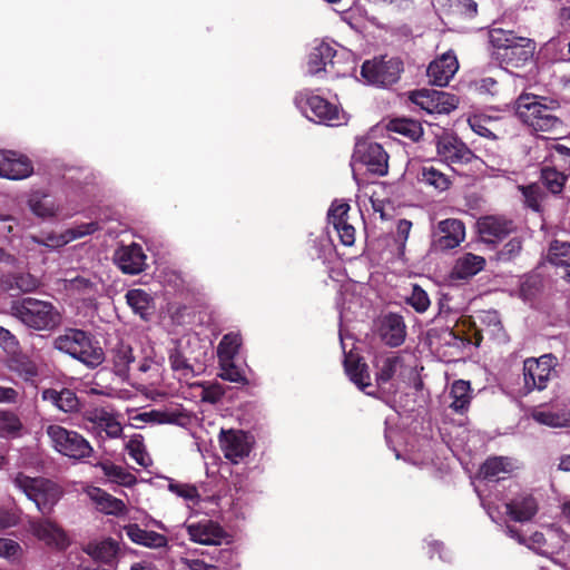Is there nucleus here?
Returning <instances> with one entry per match:
<instances>
[{
	"mask_svg": "<svg viewBox=\"0 0 570 570\" xmlns=\"http://www.w3.org/2000/svg\"><path fill=\"white\" fill-rule=\"evenodd\" d=\"M47 434L52 441L55 449L65 456L82 460L89 458L94 452L90 443L76 431L60 425H49Z\"/></svg>",
	"mask_w": 570,
	"mask_h": 570,
	"instance_id": "nucleus-8",
	"label": "nucleus"
},
{
	"mask_svg": "<svg viewBox=\"0 0 570 570\" xmlns=\"http://www.w3.org/2000/svg\"><path fill=\"white\" fill-rule=\"evenodd\" d=\"M95 561L104 563L102 567L112 569V564L119 551V544L111 538L99 542H91L85 550Z\"/></svg>",
	"mask_w": 570,
	"mask_h": 570,
	"instance_id": "nucleus-30",
	"label": "nucleus"
},
{
	"mask_svg": "<svg viewBox=\"0 0 570 570\" xmlns=\"http://www.w3.org/2000/svg\"><path fill=\"white\" fill-rule=\"evenodd\" d=\"M10 157H8V165L4 167L3 178L11 180H20L28 178L33 173V166L31 160L23 156L18 155L14 151H8Z\"/></svg>",
	"mask_w": 570,
	"mask_h": 570,
	"instance_id": "nucleus-32",
	"label": "nucleus"
},
{
	"mask_svg": "<svg viewBox=\"0 0 570 570\" xmlns=\"http://www.w3.org/2000/svg\"><path fill=\"white\" fill-rule=\"evenodd\" d=\"M547 259L552 265L570 267V243L558 239L551 242ZM568 275L570 276V272Z\"/></svg>",
	"mask_w": 570,
	"mask_h": 570,
	"instance_id": "nucleus-48",
	"label": "nucleus"
},
{
	"mask_svg": "<svg viewBox=\"0 0 570 570\" xmlns=\"http://www.w3.org/2000/svg\"><path fill=\"white\" fill-rule=\"evenodd\" d=\"M547 101V97L522 94L515 101V114L534 131L552 132L561 127L562 121L556 116L554 107L549 106Z\"/></svg>",
	"mask_w": 570,
	"mask_h": 570,
	"instance_id": "nucleus-3",
	"label": "nucleus"
},
{
	"mask_svg": "<svg viewBox=\"0 0 570 570\" xmlns=\"http://www.w3.org/2000/svg\"><path fill=\"white\" fill-rule=\"evenodd\" d=\"M168 360L173 371L180 372L184 376L194 375L195 371L193 365L189 364L178 347H174L169 351Z\"/></svg>",
	"mask_w": 570,
	"mask_h": 570,
	"instance_id": "nucleus-53",
	"label": "nucleus"
},
{
	"mask_svg": "<svg viewBox=\"0 0 570 570\" xmlns=\"http://www.w3.org/2000/svg\"><path fill=\"white\" fill-rule=\"evenodd\" d=\"M417 179L420 183L438 191L448 190L452 184L450 176L436 168L432 163H426L421 167Z\"/></svg>",
	"mask_w": 570,
	"mask_h": 570,
	"instance_id": "nucleus-34",
	"label": "nucleus"
},
{
	"mask_svg": "<svg viewBox=\"0 0 570 570\" xmlns=\"http://www.w3.org/2000/svg\"><path fill=\"white\" fill-rule=\"evenodd\" d=\"M96 468H100L104 475L111 482L120 485L129 487L135 482V476L127 472L122 466L116 465L110 460L99 461L95 464Z\"/></svg>",
	"mask_w": 570,
	"mask_h": 570,
	"instance_id": "nucleus-43",
	"label": "nucleus"
},
{
	"mask_svg": "<svg viewBox=\"0 0 570 570\" xmlns=\"http://www.w3.org/2000/svg\"><path fill=\"white\" fill-rule=\"evenodd\" d=\"M465 238V225L456 218H446L438 223L433 232L432 247L435 250H450Z\"/></svg>",
	"mask_w": 570,
	"mask_h": 570,
	"instance_id": "nucleus-12",
	"label": "nucleus"
},
{
	"mask_svg": "<svg viewBox=\"0 0 570 570\" xmlns=\"http://www.w3.org/2000/svg\"><path fill=\"white\" fill-rule=\"evenodd\" d=\"M519 190L523 196L525 207L535 213L542 212V202L546 198V193L539 184H530L527 186H519Z\"/></svg>",
	"mask_w": 570,
	"mask_h": 570,
	"instance_id": "nucleus-49",
	"label": "nucleus"
},
{
	"mask_svg": "<svg viewBox=\"0 0 570 570\" xmlns=\"http://www.w3.org/2000/svg\"><path fill=\"white\" fill-rule=\"evenodd\" d=\"M344 368L350 380L363 392L373 395V392L366 391L372 386L368 365L363 357L355 354H346L344 358Z\"/></svg>",
	"mask_w": 570,
	"mask_h": 570,
	"instance_id": "nucleus-25",
	"label": "nucleus"
},
{
	"mask_svg": "<svg viewBox=\"0 0 570 570\" xmlns=\"http://www.w3.org/2000/svg\"><path fill=\"white\" fill-rule=\"evenodd\" d=\"M168 490L188 501L198 502L200 499L198 489L194 484L179 483L171 480L168 484Z\"/></svg>",
	"mask_w": 570,
	"mask_h": 570,
	"instance_id": "nucleus-56",
	"label": "nucleus"
},
{
	"mask_svg": "<svg viewBox=\"0 0 570 570\" xmlns=\"http://www.w3.org/2000/svg\"><path fill=\"white\" fill-rule=\"evenodd\" d=\"M12 313L26 326L36 331H53L62 322L60 312L52 303L33 297L14 303Z\"/></svg>",
	"mask_w": 570,
	"mask_h": 570,
	"instance_id": "nucleus-5",
	"label": "nucleus"
},
{
	"mask_svg": "<svg viewBox=\"0 0 570 570\" xmlns=\"http://www.w3.org/2000/svg\"><path fill=\"white\" fill-rule=\"evenodd\" d=\"M128 454L141 466H146L144 444L137 440H130L126 444Z\"/></svg>",
	"mask_w": 570,
	"mask_h": 570,
	"instance_id": "nucleus-63",
	"label": "nucleus"
},
{
	"mask_svg": "<svg viewBox=\"0 0 570 570\" xmlns=\"http://www.w3.org/2000/svg\"><path fill=\"white\" fill-rule=\"evenodd\" d=\"M20 521V510L0 508V530L14 527Z\"/></svg>",
	"mask_w": 570,
	"mask_h": 570,
	"instance_id": "nucleus-60",
	"label": "nucleus"
},
{
	"mask_svg": "<svg viewBox=\"0 0 570 570\" xmlns=\"http://www.w3.org/2000/svg\"><path fill=\"white\" fill-rule=\"evenodd\" d=\"M452 402L450 407L456 413H463L469 409L471 402V385L469 381L456 380L450 390Z\"/></svg>",
	"mask_w": 570,
	"mask_h": 570,
	"instance_id": "nucleus-39",
	"label": "nucleus"
},
{
	"mask_svg": "<svg viewBox=\"0 0 570 570\" xmlns=\"http://www.w3.org/2000/svg\"><path fill=\"white\" fill-rule=\"evenodd\" d=\"M476 227L480 238L487 244L499 243L517 230L514 220L500 215L480 217Z\"/></svg>",
	"mask_w": 570,
	"mask_h": 570,
	"instance_id": "nucleus-13",
	"label": "nucleus"
},
{
	"mask_svg": "<svg viewBox=\"0 0 570 570\" xmlns=\"http://www.w3.org/2000/svg\"><path fill=\"white\" fill-rule=\"evenodd\" d=\"M532 417L535 422L550 428H570V411L534 410Z\"/></svg>",
	"mask_w": 570,
	"mask_h": 570,
	"instance_id": "nucleus-45",
	"label": "nucleus"
},
{
	"mask_svg": "<svg viewBox=\"0 0 570 570\" xmlns=\"http://www.w3.org/2000/svg\"><path fill=\"white\" fill-rule=\"evenodd\" d=\"M42 399L52 403L65 413H73L79 410L80 402L77 394L69 389L57 391L55 389H46L42 391Z\"/></svg>",
	"mask_w": 570,
	"mask_h": 570,
	"instance_id": "nucleus-31",
	"label": "nucleus"
},
{
	"mask_svg": "<svg viewBox=\"0 0 570 570\" xmlns=\"http://www.w3.org/2000/svg\"><path fill=\"white\" fill-rule=\"evenodd\" d=\"M458 68L459 63L455 56L443 55L429 65L426 73L431 83L443 87L449 83Z\"/></svg>",
	"mask_w": 570,
	"mask_h": 570,
	"instance_id": "nucleus-24",
	"label": "nucleus"
},
{
	"mask_svg": "<svg viewBox=\"0 0 570 570\" xmlns=\"http://www.w3.org/2000/svg\"><path fill=\"white\" fill-rule=\"evenodd\" d=\"M507 514L515 522H528L538 513L537 499L529 493H522L505 504Z\"/></svg>",
	"mask_w": 570,
	"mask_h": 570,
	"instance_id": "nucleus-22",
	"label": "nucleus"
},
{
	"mask_svg": "<svg viewBox=\"0 0 570 570\" xmlns=\"http://www.w3.org/2000/svg\"><path fill=\"white\" fill-rule=\"evenodd\" d=\"M242 345V337L237 333H228L223 336L218 346L217 354L222 363L232 362L238 354Z\"/></svg>",
	"mask_w": 570,
	"mask_h": 570,
	"instance_id": "nucleus-46",
	"label": "nucleus"
},
{
	"mask_svg": "<svg viewBox=\"0 0 570 570\" xmlns=\"http://www.w3.org/2000/svg\"><path fill=\"white\" fill-rule=\"evenodd\" d=\"M436 104L435 114H449L458 107L459 98L453 94L439 90Z\"/></svg>",
	"mask_w": 570,
	"mask_h": 570,
	"instance_id": "nucleus-57",
	"label": "nucleus"
},
{
	"mask_svg": "<svg viewBox=\"0 0 570 570\" xmlns=\"http://www.w3.org/2000/svg\"><path fill=\"white\" fill-rule=\"evenodd\" d=\"M186 530L191 541L206 546H220L227 537L225 530L217 522L209 519L188 523Z\"/></svg>",
	"mask_w": 570,
	"mask_h": 570,
	"instance_id": "nucleus-19",
	"label": "nucleus"
},
{
	"mask_svg": "<svg viewBox=\"0 0 570 570\" xmlns=\"http://www.w3.org/2000/svg\"><path fill=\"white\" fill-rule=\"evenodd\" d=\"M485 258L473 253H464L459 256L450 273L453 281H468L484 269Z\"/></svg>",
	"mask_w": 570,
	"mask_h": 570,
	"instance_id": "nucleus-23",
	"label": "nucleus"
},
{
	"mask_svg": "<svg viewBox=\"0 0 570 570\" xmlns=\"http://www.w3.org/2000/svg\"><path fill=\"white\" fill-rule=\"evenodd\" d=\"M220 377L233 383H247L244 372L232 362L223 363Z\"/></svg>",
	"mask_w": 570,
	"mask_h": 570,
	"instance_id": "nucleus-58",
	"label": "nucleus"
},
{
	"mask_svg": "<svg viewBox=\"0 0 570 570\" xmlns=\"http://www.w3.org/2000/svg\"><path fill=\"white\" fill-rule=\"evenodd\" d=\"M512 471L511 462L504 456H492L485 460L480 466L479 474L484 480L497 482L503 476L501 474H508Z\"/></svg>",
	"mask_w": 570,
	"mask_h": 570,
	"instance_id": "nucleus-36",
	"label": "nucleus"
},
{
	"mask_svg": "<svg viewBox=\"0 0 570 570\" xmlns=\"http://www.w3.org/2000/svg\"><path fill=\"white\" fill-rule=\"evenodd\" d=\"M381 341L390 347L401 346L406 337V325L401 315L387 313L384 315L377 328Z\"/></svg>",
	"mask_w": 570,
	"mask_h": 570,
	"instance_id": "nucleus-20",
	"label": "nucleus"
},
{
	"mask_svg": "<svg viewBox=\"0 0 570 570\" xmlns=\"http://www.w3.org/2000/svg\"><path fill=\"white\" fill-rule=\"evenodd\" d=\"M547 164L552 166L553 168L564 173L566 175H570V148L557 144L551 148V153L548 159H546Z\"/></svg>",
	"mask_w": 570,
	"mask_h": 570,
	"instance_id": "nucleus-51",
	"label": "nucleus"
},
{
	"mask_svg": "<svg viewBox=\"0 0 570 570\" xmlns=\"http://www.w3.org/2000/svg\"><path fill=\"white\" fill-rule=\"evenodd\" d=\"M24 426L20 416L10 410H0V438L17 439Z\"/></svg>",
	"mask_w": 570,
	"mask_h": 570,
	"instance_id": "nucleus-41",
	"label": "nucleus"
},
{
	"mask_svg": "<svg viewBox=\"0 0 570 570\" xmlns=\"http://www.w3.org/2000/svg\"><path fill=\"white\" fill-rule=\"evenodd\" d=\"M568 175L544 163L540 169V179L552 194H560L568 180Z\"/></svg>",
	"mask_w": 570,
	"mask_h": 570,
	"instance_id": "nucleus-42",
	"label": "nucleus"
},
{
	"mask_svg": "<svg viewBox=\"0 0 570 570\" xmlns=\"http://www.w3.org/2000/svg\"><path fill=\"white\" fill-rule=\"evenodd\" d=\"M9 370L26 382H35L39 370L35 361L23 354H18L9 360Z\"/></svg>",
	"mask_w": 570,
	"mask_h": 570,
	"instance_id": "nucleus-40",
	"label": "nucleus"
},
{
	"mask_svg": "<svg viewBox=\"0 0 570 570\" xmlns=\"http://www.w3.org/2000/svg\"><path fill=\"white\" fill-rule=\"evenodd\" d=\"M127 537L136 544H140L150 549L165 548L168 544L166 535L156 531H149L140 528L137 523H129L124 527Z\"/></svg>",
	"mask_w": 570,
	"mask_h": 570,
	"instance_id": "nucleus-27",
	"label": "nucleus"
},
{
	"mask_svg": "<svg viewBox=\"0 0 570 570\" xmlns=\"http://www.w3.org/2000/svg\"><path fill=\"white\" fill-rule=\"evenodd\" d=\"M438 92L435 89H419L410 94V100L428 114H435Z\"/></svg>",
	"mask_w": 570,
	"mask_h": 570,
	"instance_id": "nucleus-50",
	"label": "nucleus"
},
{
	"mask_svg": "<svg viewBox=\"0 0 570 570\" xmlns=\"http://www.w3.org/2000/svg\"><path fill=\"white\" fill-rule=\"evenodd\" d=\"M55 350L68 354L89 368H96L105 361V352L95 336L79 328H66L55 337Z\"/></svg>",
	"mask_w": 570,
	"mask_h": 570,
	"instance_id": "nucleus-2",
	"label": "nucleus"
},
{
	"mask_svg": "<svg viewBox=\"0 0 570 570\" xmlns=\"http://www.w3.org/2000/svg\"><path fill=\"white\" fill-rule=\"evenodd\" d=\"M110 355L115 373L120 377H125L129 372L130 364L135 361L132 347L119 341L111 348Z\"/></svg>",
	"mask_w": 570,
	"mask_h": 570,
	"instance_id": "nucleus-35",
	"label": "nucleus"
},
{
	"mask_svg": "<svg viewBox=\"0 0 570 570\" xmlns=\"http://www.w3.org/2000/svg\"><path fill=\"white\" fill-rule=\"evenodd\" d=\"M352 157L354 163L364 166L370 174L385 176L389 171V154L379 142L358 139Z\"/></svg>",
	"mask_w": 570,
	"mask_h": 570,
	"instance_id": "nucleus-9",
	"label": "nucleus"
},
{
	"mask_svg": "<svg viewBox=\"0 0 570 570\" xmlns=\"http://www.w3.org/2000/svg\"><path fill=\"white\" fill-rule=\"evenodd\" d=\"M436 151L448 165H465L478 159L475 154L455 136L441 137L436 142Z\"/></svg>",
	"mask_w": 570,
	"mask_h": 570,
	"instance_id": "nucleus-14",
	"label": "nucleus"
},
{
	"mask_svg": "<svg viewBox=\"0 0 570 570\" xmlns=\"http://www.w3.org/2000/svg\"><path fill=\"white\" fill-rule=\"evenodd\" d=\"M14 487L32 501L38 511L43 515H50L63 495V490L56 482L41 476H29L18 472L12 478Z\"/></svg>",
	"mask_w": 570,
	"mask_h": 570,
	"instance_id": "nucleus-4",
	"label": "nucleus"
},
{
	"mask_svg": "<svg viewBox=\"0 0 570 570\" xmlns=\"http://www.w3.org/2000/svg\"><path fill=\"white\" fill-rule=\"evenodd\" d=\"M144 422H153L157 424H173L187 428L191 423L190 413L183 407L151 410L139 415Z\"/></svg>",
	"mask_w": 570,
	"mask_h": 570,
	"instance_id": "nucleus-21",
	"label": "nucleus"
},
{
	"mask_svg": "<svg viewBox=\"0 0 570 570\" xmlns=\"http://www.w3.org/2000/svg\"><path fill=\"white\" fill-rule=\"evenodd\" d=\"M115 263L124 274L137 275L145 271L147 256L139 244L121 246L115 252Z\"/></svg>",
	"mask_w": 570,
	"mask_h": 570,
	"instance_id": "nucleus-18",
	"label": "nucleus"
},
{
	"mask_svg": "<svg viewBox=\"0 0 570 570\" xmlns=\"http://www.w3.org/2000/svg\"><path fill=\"white\" fill-rule=\"evenodd\" d=\"M67 289L86 303L95 302L98 295V284L83 276L69 279Z\"/></svg>",
	"mask_w": 570,
	"mask_h": 570,
	"instance_id": "nucleus-38",
	"label": "nucleus"
},
{
	"mask_svg": "<svg viewBox=\"0 0 570 570\" xmlns=\"http://www.w3.org/2000/svg\"><path fill=\"white\" fill-rule=\"evenodd\" d=\"M478 89L483 94L497 96L499 94V82L492 77H485L479 81Z\"/></svg>",
	"mask_w": 570,
	"mask_h": 570,
	"instance_id": "nucleus-64",
	"label": "nucleus"
},
{
	"mask_svg": "<svg viewBox=\"0 0 570 570\" xmlns=\"http://www.w3.org/2000/svg\"><path fill=\"white\" fill-rule=\"evenodd\" d=\"M29 531L38 540L47 546L65 549L68 546V538L65 531L49 519H30L28 521Z\"/></svg>",
	"mask_w": 570,
	"mask_h": 570,
	"instance_id": "nucleus-16",
	"label": "nucleus"
},
{
	"mask_svg": "<svg viewBox=\"0 0 570 570\" xmlns=\"http://www.w3.org/2000/svg\"><path fill=\"white\" fill-rule=\"evenodd\" d=\"M294 104L306 118L316 124L331 127L341 125L342 110L340 107L324 97L315 95L311 89L297 91Z\"/></svg>",
	"mask_w": 570,
	"mask_h": 570,
	"instance_id": "nucleus-6",
	"label": "nucleus"
},
{
	"mask_svg": "<svg viewBox=\"0 0 570 570\" xmlns=\"http://www.w3.org/2000/svg\"><path fill=\"white\" fill-rule=\"evenodd\" d=\"M88 495L96 504V508L105 514L119 517L127 511L126 504L122 500L111 495L100 488H91L88 491Z\"/></svg>",
	"mask_w": 570,
	"mask_h": 570,
	"instance_id": "nucleus-29",
	"label": "nucleus"
},
{
	"mask_svg": "<svg viewBox=\"0 0 570 570\" xmlns=\"http://www.w3.org/2000/svg\"><path fill=\"white\" fill-rule=\"evenodd\" d=\"M21 553L20 544L9 538H0V557L7 559H18Z\"/></svg>",
	"mask_w": 570,
	"mask_h": 570,
	"instance_id": "nucleus-59",
	"label": "nucleus"
},
{
	"mask_svg": "<svg viewBox=\"0 0 570 570\" xmlns=\"http://www.w3.org/2000/svg\"><path fill=\"white\" fill-rule=\"evenodd\" d=\"M351 206L344 200H334L328 209V223L333 225L341 243L344 246H352L355 243V228L348 222Z\"/></svg>",
	"mask_w": 570,
	"mask_h": 570,
	"instance_id": "nucleus-15",
	"label": "nucleus"
},
{
	"mask_svg": "<svg viewBox=\"0 0 570 570\" xmlns=\"http://www.w3.org/2000/svg\"><path fill=\"white\" fill-rule=\"evenodd\" d=\"M127 304L132 308V311L140 315L141 318L148 320V317L153 313V297L140 288L129 289L126 293Z\"/></svg>",
	"mask_w": 570,
	"mask_h": 570,
	"instance_id": "nucleus-37",
	"label": "nucleus"
},
{
	"mask_svg": "<svg viewBox=\"0 0 570 570\" xmlns=\"http://www.w3.org/2000/svg\"><path fill=\"white\" fill-rule=\"evenodd\" d=\"M523 240L521 237H512L503 247L497 253V259L499 262H512L522 252Z\"/></svg>",
	"mask_w": 570,
	"mask_h": 570,
	"instance_id": "nucleus-54",
	"label": "nucleus"
},
{
	"mask_svg": "<svg viewBox=\"0 0 570 570\" xmlns=\"http://www.w3.org/2000/svg\"><path fill=\"white\" fill-rule=\"evenodd\" d=\"M556 357L546 354L539 358H527L523 363V381L527 392L542 391L554 372Z\"/></svg>",
	"mask_w": 570,
	"mask_h": 570,
	"instance_id": "nucleus-10",
	"label": "nucleus"
},
{
	"mask_svg": "<svg viewBox=\"0 0 570 570\" xmlns=\"http://www.w3.org/2000/svg\"><path fill=\"white\" fill-rule=\"evenodd\" d=\"M468 122L471 129L481 137L488 139H498L495 134L498 120L485 115H473L469 117Z\"/></svg>",
	"mask_w": 570,
	"mask_h": 570,
	"instance_id": "nucleus-47",
	"label": "nucleus"
},
{
	"mask_svg": "<svg viewBox=\"0 0 570 570\" xmlns=\"http://www.w3.org/2000/svg\"><path fill=\"white\" fill-rule=\"evenodd\" d=\"M336 50L326 42H321L312 49L307 59V72L311 76H317L321 72L328 75H338L335 68Z\"/></svg>",
	"mask_w": 570,
	"mask_h": 570,
	"instance_id": "nucleus-17",
	"label": "nucleus"
},
{
	"mask_svg": "<svg viewBox=\"0 0 570 570\" xmlns=\"http://www.w3.org/2000/svg\"><path fill=\"white\" fill-rule=\"evenodd\" d=\"M386 129L413 142H417L424 132L421 122L411 118H393L386 124Z\"/></svg>",
	"mask_w": 570,
	"mask_h": 570,
	"instance_id": "nucleus-33",
	"label": "nucleus"
},
{
	"mask_svg": "<svg viewBox=\"0 0 570 570\" xmlns=\"http://www.w3.org/2000/svg\"><path fill=\"white\" fill-rule=\"evenodd\" d=\"M472 335L461 336L458 332L451 330L444 336V342L448 345L455 346L458 348H462L468 344H474L479 346L483 340L481 332L476 328H472Z\"/></svg>",
	"mask_w": 570,
	"mask_h": 570,
	"instance_id": "nucleus-52",
	"label": "nucleus"
},
{
	"mask_svg": "<svg viewBox=\"0 0 570 570\" xmlns=\"http://www.w3.org/2000/svg\"><path fill=\"white\" fill-rule=\"evenodd\" d=\"M88 421L96 424L98 428L102 429L106 434L111 438L116 439L119 438L122 433V426L121 424L107 411L100 410L95 411L90 415H88Z\"/></svg>",
	"mask_w": 570,
	"mask_h": 570,
	"instance_id": "nucleus-44",
	"label": "nucleus"
},
{
	"mask_svg": "<svg viewBox=\"0 0 570 570\" xmlns=\"http://www.w3.org/2000/svg\"><path fill=\"white\" fill-rule=\"evenodd\" d=\"M404 366V358L399 353L376 357L374 362L375 382L379 387L390 383L400 370Z\"/></svg>",
	"mask_w": 570,
	"mask_h": 570,
	"instance_id": "nucleus-26",
	"label": "nucleus"
},
{
	"mask_svg": "<svg viewBox=\"0 0 570 570\" xmlns=\"http://www.w3.org/2000/svg\"><path fill=\"white\" fill-rule=\"evenodd\" d=\"M224 389L219 384H212L204 386L200 397L203 402L215 404L224 396Z\"/></svg>",
	"mask_w": 570,
	"mask_h": 570,
	"instance_id": "nucleus-61",
	"label": "nucleus"
},
{
	"mask_svg": "<svg viewBox=\"0 0 570 570\" xmlns=\"http://www.w3.org/2000/svg\"><path fill=\"white\" fill-rule=\"evenodd\" d=\"M1 286L12 296L30 293L38 288L39 281L30 273H8L1 278Z\"/></svg>",
	"mask_w": 570,
	"mask_h": 570,
	"instance_id": "nucleus-28",
	"label": "nucleus"
},
{
	"mask_svg": "<svg viewBox=\"0 0 570 570\" xmlns=\"http://www.w3.org/2000/svg\"><path fill=\"white\" fill-rule=\"evenodd\" d=\"M403 71V60L386 55L365 60L361 67V76L368 83L383 88L395 85Z\"/></svg>",
	"mask_w": 570,
	"mask_h": 570,
	"instance_id": "nucleus-7",
	"label": "nucleus"
},
{
	"mask_svg": "<svg viewBox=\"0 0 570 570\" xmlns=\"http://www.w3.org/2000/svg\"><path fill=\"white\" fill-rule=\"evenodd\" d=\"M406 303L417 313H424L431 304L428 293L419 285L413 286L411 295L406 298Z\"/></svg>",
	"mask_w": 570,
	"mask_h": 570,
	"instance_id": "nucleus-55",
	"label": "nucleus"
},
{
	"mask_svg": "<svg viewBox=\"0 0 570 570\" xmlns=\"http://www.w3.org/2000/svg\"><path fill=\"white\" fill-rule=\"evenodd\" d=\"M489 40L495 59L505 69L527 66L532 61L537 48L533 39L519 37L514 31L501 28L491 29Z\"/></svg>",
	"mask_w": 570,
	"mask_h": 570,
	"instance_id": "nucleus-1",
	"label": "nucleus"
},
{
	"mask_svg": "<svg viewBox=\"0 0 570 570\" xmlns=\"http://www.w3.org/2000/svg\"><path fill=\"white\" fill-rule=\"evenodd\" d=\"M99 229V224L97 222L82 223L77 225L70 229H68V234H70L71 239L80 238L87 235H91Z\"/></svg>",
	"mask_w": 570,
	"mask_h": 570,
	"instance_id": "nucleus-62",
	"label": "nucleus"
},
{
	"mask_svg": "<svg viewBox=\"0 0 570 570\" xmlns=\"http://www.w3.org/2000/svg\"><path fill=\"white\" fill-rule=\"evenodd\" d=\"M218 442L224 456L234 464L248 456L253 448V438L242 430L222 429Z\"/></svg>",
	"mask_w": 570,
	"mask_h": 570,
	"instance_id": "nucleus-11",
	"label": "nucleus"
}]
</instances>
